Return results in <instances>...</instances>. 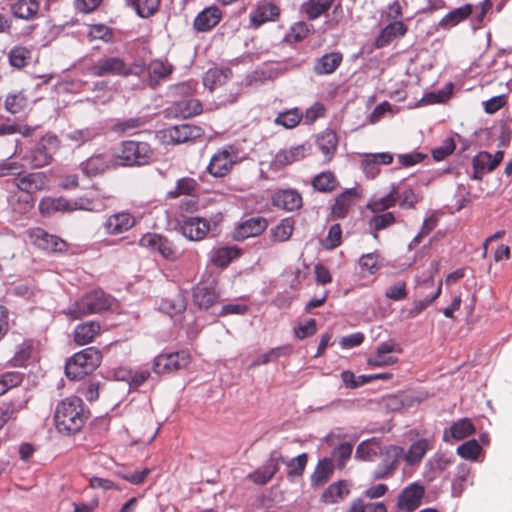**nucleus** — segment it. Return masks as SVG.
Masks as SVG:
<instances>
[{"label":"nucleus","mask_w":512,"mask_h":512,"mask_svg":"<svg viewBox=\"0 0 512 512\" xmlns=\"http://www.w3.org/2000/svg\"><path fill=\"white\" fill-rule=\"evenodd\" d=\"M311 152V144L306 142L290 148L279 150L271 162V168L274 170L283 169L294 162L307 157Z\"/></svg>","instance_id":"f8f14e48"},{"label":"nucleus","mask_w":512,"mask_h":512,"mask_svg":"<svg viewBox=\"0 0 512 512\" xmlns=\"http://www.w3.org/2000/svg\"><path fill=\"white\" fill-rule=\"evenodd\" d=\"M70 199L65 197H45L39 203V210L43 215H51L56 212L71 213Z\"/></svg>","instance_id":"ea45409f"},{"label":"nucleus","mask_w":512,"mask_h":512,"mask_svg":"<svg viewBox=\"0 0 512 512\" xmlns=\"http://www.w3.org/2000/svg\"><path fill=\"white\" fill-rule=\"evenodd\" d=\"M33 352L32 340H24L16 348L14 356L9 360V364L13 367H24L30 359Z\"/></svg>","instance_id":"5fc2aeb1"},{"label":"nucleus","mask_w":512,"mask_h":512,"mask_svg":"<svg viewBox=\"0 0 512 512\" xmlns=\"http://www.w3.org/2000/svg\"><path fill=\"white\" fill-rule=\"evenodd\" d=\"M192 298L200 309H208L215 303L217 294L213 287L200 283L193 289Z\"/></svg>","instance_id":"a19ab883"},{"label":"nucleus","mask_w":512,"mask_h":512,"mask_svg":"<svg viewBox=\"0 0 512 512\" xmlns=\"http://www.w3.org/2000/svg\"><path fill=\"white\" fill-rule=\"evenodd\" d=\"M381 255L378 252L363 254L359 258V267L361 272H368L374 275L381 267Z\"/></svg>","instance_id":"052dcab7"},{"label":"nucleus","mask_w":512,"mask_h":512,"mask_svg":"<svg viewBox=\"0 0 512 512\" xmlns=\"http://www.w3.org/2000/svg\"><path fill=\"white\" fill-rule=\"evenodd\" d=\"M160 309L166 314L173 316L180 314L186 309L185 297L180 290L162 299Z\"/></svg>","instance_id":"37998d69"},{"label":"nucleus","mask_w":512,"mask_h":512,"mask_svg":"<svg viewBox=\"0 0 512 512\" xmlns=\"http://www.w3.org/2000/svg\"><path fill=\"white\" fill-rule=\"evenodd\" d=\"M429 448V441L427 439H419L409 447L405 454H403L404 460L408 465L419 464Z\"/></svg>","instance_id":"de8ad7c7"},{"label":"nucleus","mask_w":512,"mask_h":512,"mask_svg":"<svg viewBox=\"0 0 512 512\" xmlns=\"http://www.w3.org/2000/svg\"><path fill=\"white\" fill-rule=\"evenodd\" d=\"M400 195V185L393 184L390 192L379 198H372L367 203V209L373 213L386 212L388 209L394 207Z\"/></svg>","instance_id":"2f4dec72"},{"label":"nucleus","mask_w":512,"mask_h":512,"mask_svg":"<svg viewBox=\"0 0 512 512\" xmlns=\"http://www.w3.org/2000/svg\"><path fill=\"white\" fill-rule=\"evenodd\" d=\"M382 454V443L373 437L362 441L356 448L355 458L362 461H373Z\"/></svg>","instance_id":"f704fd0d"},{"label":"nucleus","mask_w":512,"mask_h":512,"mask_svg":"<svg viewBox=\"0 0 512 512\" xmlns=\"http://www.w3.org/2000/svg\"><path fill=\"white\" fill-rule=\"evenodd\" d=\"M312 28L313 26L305 21L296 22L291 26L287 39L292 42H300L310 34Z\"/></svg>","instance_id":"774afa93"},{"label":"nucleus","mask_w":512,"mask_h":512,"mask_svg":"<svg viewBox=\"0 0 512 512\" xmlns=\"http://www.w3.org/2000/svg\"><path fill=\"white\" fill-rule=\"evenodd\" d=\"M168 113L174 117L179 118H190L197 116L202 113V103L198 99L185 98L176 102H173L168 107Z\"/></svg>","instance_id":"393cba45"},{"label":"nucleus","mask_w":512,"mask_h":512,"mask_svg":"<svg viewBox=\"0 0 512 512\" xmlns=\"http://www.w3.org/2000/svg\"><path fill=\"white\" fill-rule=\"evenodd\" d=\"M335 0H306L300 6V12L308 20H316L331 9Z\"/></svg>","instance_id":"473e14b6"},{"label":"nucleus","mask_w":512,"mask_h":512,"mask_svg":"<svg viewBox=\"0 0 512 512\" xmlns=\"http://www.w3.org/2000/svg\"><path fill=\"white\" fill-rule=\"evenodd\" d=\"M368 221L370 232L375 240L379 238V231L391 227L396 223L395 215L392 212L374 213Z\"/></svg>","instance_id":"c03bdc74"},{"label":"nucleus","mask_w":512,"mask_h":512,"mask_svg":"<svg viewBox=\"0 0 512 512\" xmlns=\"http://www.w3.org/2000/svg\"><path fill=\"white\" fill-rule=\"evenodd\" d=\"M139 245L157 251L167 261L175 262L181 256L180 250L172 241L157 233L144 234L139 240Z\"/></svg>","instance_id":"423d86ee"},{"label":"nucleus","mask_w":512,"mask_h":512,"mask_svg":"<svg viewBox=\"0 0 512 512\" xmlns=\"http://www.w3.org/2000/svg\"><path fill=\"white\" fill-rule=\"evenodd\" d=\"M199 187V183L194 178L182 177L177 180L175 187L167 192V198L176 199L182 195L195 198Z\"/></svg>","instance_id":"4c0bfd02"},{"label":"nucleus","mask_w":512,"mask_h":512,"mask_svg":"<svg viewBox=\"0 0 512 512\" xmlns=\"http://www.w3.org/2000/svg\"><path fill=\"white\" fill-rule=\"evenodd\" d=\"M281 455L272 452L265 464L247 475V479L256 485L264 486L272 480L279 470Z\"/></svg>","instance_id":"f3484780"},{"label":"nucleus","mask_w":512,"mask_h":512,"mask_svg":"<svg viewBox=\"0 0 512 512\" xmlns=\"http://www.w3.org/2000/svg\"><path fill=\"white\" fill-rule=\"evenodd\" d=\"M141 18L153 16L159 9L161 0H125Z\"/></svg>","instance_id":"864d4df0"},{"label":"nucleus","mask_w":512,"mask_h":512,"mask_svg":"<svg viewBox=\"0 0 512 512\" xmlns=\"http://www.w3.org/2000/svg\"><path fill=\"white\" fill-rule=\"evenodd\" d=\"M222 17L223 13L218 6H208L196 15L193 27L197 32H208L219 24Z\"/></svg>","instance_id":"4be33fe9"},{"label":"nucleus","mask_w":512,"mask_h":512,"mask_svg":"<svg viewBox=\"0 0 512 512\" xmlns=\"http://www.w3.org/2000/svg\"><path fill=\"white\" fill-rule=\"evenodd\" d=\"M408 31V26L402 21H392L383 27L375 40L377 49L388 46L396 37H403Z\"/></svg>","instance_id":"a878e982"},{"label":"nucleus","mask_w":512,"mask_h":512,"mask_svg":"<svg viewBox=\"0 0 512 512\" xmlns=\"http://www.w3.org/2000/svg\"><path fill=\"white\" fill-rule=\"evenodd\" d=\"M161 139L165 144L178 145L194 141L203 136L204 130L196 125H175L160 131Z\"/></svg>","instance_id":"1a4fd4ad"},{"label":"nucleus","mask_w":512,"mask_h":512,"mask_svg":"<svg viewBox=\"0 0 512 512\" xmlns=\"http://www.w3.org/2000/svg\"><path fill=\"white\" fill-rule=\"evenodd\" d=\"M8 56L10 64L15 68L21 69L27 66L31 58V52L24 46H15L10 50Z\"/></svg>","instance_id":"680f3d73"},{"label":"nucleus","mask_w":512,"mask_h":512,"mask_svg":"<svg viewBox=\"0 0 512 512\" xmlns=\"http://www.w3.org/2000/svg\"><path fill=\"white\" fill-rule=\"evenodd\" d=\"M87 70L94 77H127L126 61L119 56H102Z\"/></svg>","instance_id":"6e6552de"},{"label":"nucleus","mask_w":512,"mask_h":512,"mask_svg":"<svg viewBox=\"0 0 512 512\" xmlns=\"http://www.w3.org/2000/svg\"><path fill=\"white\" fill-rule=\"evenodd\" d=\"M15 17L21 19H31L36 16L39 10L37 0H16L11 6Z\"/></svg>","instance_id":"09e8293b"},{"label":"nucleus","mask_w":512,"mask_h":512,"mask_svg":"<svg viewBox=\"0 0 512 512\" xmlns=\"http://www.w3.org/2000/svg\"><path fill=\"white\" fill-rule=\"evenodd\" d=\"M404 449L397 445H390L385 449V459L375 469V479H385L392 475L397 467L398 460L403 456Z\"/></svg>","instance_id":"aec40b11"},{"label":"nucleus","mask_w":512,"mask_h":512,"mask_svg":"<svg viewBox=\"0 0 512 512\" xmlns=\"http://www.w3.org/2000/svg\"><path fill=\"white\" fill-rule=\"evenodd\" d=\"M313 188L322 193H330L339 186V181L332 171H324L313 177Z\"/></svg>","instance_id":"a18cd8bd"},{"label":"nucleus","mask_w":512,"mask_h":512,"mask_svg":"<svg viewBox=\"0 0 512 512\" xmlns=\"http://www.w3.org/2000/svg\"><path fill=\"white\" fill-rule=\"evenodd\" d=\"M442 292V281L439 282L435 293L431 297L416 300L413 302V307L408 311L407 318L412 319L421 314L431 303H433Z\"/></svg>","instance_id":"0e129e2a"},{"label":"nucleus","mask_w":512,"mask_h":512,"mask_svg":"<svg viewBox=\"0 0 512 512\" xmlns=\"http://www.w3.org/2000/svg\"><path fill=\"white\" fill-rule=\"evenodd\" d=\"M293 231L294 222L286 218L270 230V237L273 242H285L290 239Z\"/></svg>","instance_id":"6e6d98bb"},{"label":"nucleus","mask_w":512,"mask_h":512,"mask_svg":"<svg viewBox=\"0 0 512 512\" xmlns=\"http://www.w3.org/2000/svg\"><path fill=\"white\" fill-rule=\"evenodd\" d=\"M100 329V324L96 321L80 323L73 332L74 342L79 346L89 344L100 333Z\"/></svg>","instance_id":"72a5a7b5"},{"label":"nucleus","mask_w":512,"mask_h":512,"mask_svg":"<svg viewBox=\"0 0 512 512\" xmlns=\"http://www.w3.org/2000/svg\"><path fill=\"white\" fill-rule=\"evenodd\" d=\"M48 178L43 172H33L26 174L17 179V187L19 190L27 194H34L46 188Z\"/></svg>","instance_id":"cd10ccee"},{"label":"nucleus","mask_w":512,"mask_h":512,"mask_svg":"<svg viewBox=\"0 0 512 512\" xmlns=\"http://www.w3.org/2000/svg\"><path fill=\"white\" fill-rule=\"evenodd\" d=\"M190 362L191 356L184 350L161 353L153 361V371L158 375H168L186 368Z\"/></svg>","instance_id":"39448f33"},{"label":"nucleus","mask_w":512,"mask_h":512,"mask_svg":"<svg viewBox=\"0 0 512 512\" xmlns=\"http://www.w3.org/2000/svg\"><path fill=\"white\" fill-rule=\"evenodd\" d=\"M350 493L346 480L331 483L321 494L320 500L324 504H336L343 501Z\"/></svg>","instance_id":"7c9ffc66"},{"label":"nucleus","mask_w":512,"mask_h":512,"mask_svg":"<svg viewBox=\"0 0 512 512\" xmlns=\"http://www.w3.org/2000/svg\"><path fill=\"white\" fill-rule=\"evenodd\" d=\"M23 381V374L18 371H9L0 374V396L12 388L19 386Z\"/></svg>","instance_id":"69168bd1"},{"label":"nucleus","mask_w":512,"mask_h":512,"mask_svg":"<svg viewBox=\"0 0 512 512\" xmlns=\"http://www.w3.org/2000/svg\"><path fill=\"white\" fill-rule=\"evenodd\" d=\"M475 432V426L469 418H461L450 426L449 429L444 430L443 440L449 442L453 440H462Z\"/></svg>","instance_id":"c85d7f7f"},{"label":"nucleus","mask_w":512,"mask_h":512,"mask_svg":"<svg viewBox=\"0 0 512 512\" xmlns=\"http://www.w3.org/2000/svg\"><path fill=\"white\" fill-rule=\"evenodd\" d=\"M343 61V55L340 52L326 53L317 59L314 65V72L317 75H328L335 72Z\"/></svg>","instance_id":"c9c22d12"},{"label":"nucleus","mask_w":512,"mask_h":512,"mask_svg":"<svg viewBox=\"0 0 512 512\" xmlns=\"http://www.w3.org/2000/svg\"><path fill=\"white\" fill-rule=\"evenodd\" d=\"M504 152L499 150L494 155L481 151L472 160L473 176L475 180H482L486 172H492L502 162Z\"/></svg>","instance_id":"4468645a"},{"label":"nucleus","mask_w":512,"mask_h":512,"mask_svg":"<svg viewBox=\"0 0 512 512\" xmlns=\"http://www.w3.org/2000/svg\"><path fill=\"white\" fill-rule=\"evenodd\" d=\"M362 197V190L359 187H352L339 194L331 206V216L335 219L345 218L352 207H354Z\"/></svg>","instance_id":"ddd939ff"},{"label":"nucleus","mask_w":512,"mask_h":512,"mask_svg":"<svg viewBox=\"0 0 512 512\" xmlns=\"http://www.w3.org/2000/svg\"><path fill=\"white\" fill-rule=\"evenodd\" d=\"M136 223L135 217L128 212H118L108 216L103 228L108 235H118L130 230Z\"/></svg>","instance_id":"412c9836"},{"label":"nucleus","mask_w":512,"mask_h":512,"mask_svg":"<svg viewBox=\"0 0 512 512\" xmlns=\"http://www.w3.org/2000/svg\"><path fill=\"white\" fill-rule=\"evenodd\" d=\"M271 203L274 207L285 211L293 212L302 207V196L294 189H280L271 196Z\"/></svg>","instance_id":"a211bd4d"},{"label":"nucleus","mask_w":512,"mask_h":512,"mask_svg":"<svg viewBox=\"0 0 512 512\" xmlns=\"http://www.w3.org/2000/svg\"><path fill=\"white\" fill-rule=\"evenodd\" d=\"M292 353V347L289 345L280 346L276 348H272L268 352L262 354L259 358H257L252 366H259L268 364L271 361H274L282 356H287Z\"/></svg>","instance_id":"e2e57ef3"},{"label":"nucleus","mask_w":512,"mask_h":512,"mask_svg":"<svg viewBox=\"0 0 512 512\" xmlns=\"http://www.w3.org/2000/svg\"><path fill=\"white\" fill-rule=\"evenodd\" d=\"M395 347L396 345L393 340L381 343L377 347L375 355L367 359L368 366L376 368L395 364L398 359L391 355L395 351Z\"/></svg>","instance_id":"bb28decb"},{"label":"nucleus","mask_w":512,"mask_h":512,"mask_svg":"<svg viewBox=\"0 0 512 512\" xmlns=\"http://www.w3.org/2000/svg\"><path fill=\"white\" fill-rule=\"evenodd\" d=\"M316 143L319 150L324 154L325 160L329 162L336 153L338 136L333 130L326 129L317 137Z\"/></svg>","instance_id":"79ce46f5"},{"label":"nucleus","mask_w":512,"mask_h":512,"mask_svg":"<svg viewBox=\"0 0 512 512\" xmlns=\"http://www.w3.org/2000/svg\"><path fill=\"white\" fill-rule=\"evenodd\" d=\"M281 462L288 468L287 478L290 481H293L295 478L303 476L308 462V455L306 453H302L287 461H284L281 457L280 463Z\"/></svg>","instance_id":"603ef678"},{"label":"nucleus","mask_w":512,"mask_h":512,"mask_svg":"<svg viewBox=\"0 0 512 512\" xmlns=\"http://www.w3.org/2000/svg\"><path fill=\"white\" fill-rule=\"evenodd\" d=\"M101 352L95 347L75 353L66 363L65 373L71 380H80L91 374L101 363Z\"/></svg>","instance_id":"20e7f679"},{"label":"nucleus","mask_w":512,"mask_h":512,"mask_svg":"<svg viewBox=\"0 0 512 512\" xmlns=\"http://www.w3.org/2000/svg\"><path fill=\"white\" fill-rule=\"evenodd\" d=\"M393 159L389 152L365 153L361 156L360 167L367 178L374 179L380 173V165H390Z\"/></svg>","instance_id":"dca6fc26"},{"label":"nucleus","mask_w":512,"mask_h":512,"mask_svg":"<svg viewBox=\"0 0 512 512\" xmlns=\"http://www.w3.org/2000/svg\"><path fill=\"white\" fill-rule=\"evenodd\" d=\"M147 71L150 85L155 86L159 81L165 80L171 75L173 66L168 61L155 59L148 64Z\"/></svg>","instance_id":"58836bf2"},{"label":"nucleus","mask_w":512,"mask_h":512,"mask_svg":"<svg viewBox=\"0 0 512 512\" xmlns=\"http://www.w3.org/2000/svg\"><path fill=\"white\" fill-rule=\"evenodd\" d=\"M268 227V221L261 216L251 217L235 229L234 237L236 240H245L250 237L261 235Z\"/></svg>","instance_id":"b1692460"},{"label":"nucleus","mask_w":512,"mask_h":512,"mask_svg":"<svg viewBox=\"0 0 512 512\" xmlns=\"http://www.w3.org/2000/svg\"><path fill=\"white\" fill-rule=\"evenodd\" d=\"M425 489L418 483H412L405 487L398 496L397 506L400 511L412 512L416 510L422 502Z\"/></svg>","instance_id":"2eb2a0df"},{"label":"nucleus","mask_w":512,"mask_h":512,"mask_svg":"<svg viewBox=\"0 0 512 512\" xmlns=\"http://www.w3.org/2000/svg\"><path fill=\"white\" fill-rule=\"evenodd\" d=\"M115 158L123 167H141L155 159V149L149 142L124 140L115 152Z\"/></svg>","instance_id":"f03ea898"},{"label":"nucleus","mask_w":512,"mask_h":512,"mask_svg":"<svg viewBox=\"0 0 512 512\" xmlns=\"http://www.w3.org/2000/svg\"><path fill=\"white\" fill-rule=\"evenodd\" d=\"M210 230V223L201 217H186L181 224L182 234L189 240H203Z\"/></svg>","instance_id":"5701e85b"},{"label":"nucleus","mask_w":512,"mask_h":512,"mask_svg":"<svg viewBox=\"0 0 512 512\" xmlns=\"http://www.w3.org/2000/svg\"><path fill=\"white\" fill-rule=\"evenodd\" d=\"M114 299L102 290H93L71 304L64 313L71 319H80L89 314L111 308Z\"/></svg>","instance_id":"7ed1b4c3"},{"label":"nucleus","mask_w":512,"mask_h":512,"mask_svg":"<svg viewBox=\"0 0 512 512\" xmlns=\"http://www.w3.org/2000/svg\"><path fill=\"white\" fill-rule=\"evenodd\" d=\"M303 113L298 109H290L277 115L275 123L287 129L295 128L302 120Z\"/></svg>","instance_id":"13d9d810"},{"label":"nucleus","mask_w":512,"mask_h":512,"mask_svg":"<svg viewBox=\"0 0 512 512\" xmlns=\"http://www.w3.org/2000/svg\"><path fill=\"white\" fill-rule=\"evenodd\" d=\"M57 139L53 136L42 138L37 145L24 157L31 168L44 167L52 161V148L56 146Z\"/></svg>","instance_id":"9d476101"},{"label":"nucleus","mask_w":512,"mask_h":512,"mask_svg":"<svg viewBox=\"0 0 512 512\" xmlns=\"http://www.w3.org/2000/svg\"><path fill=\"white\" fill-rule=\"evenodd\" d=\"M281 9L278 5L261 0L251 9L249 13L250 27L258 29L267 22H275L280 18Z\"/></svg>","instance_id":"9b49d317"},{"label":"nucleus","mask_w":512,"mask_h":512,"mask_svg":"<svg viewBox=\"0 0 512 512\" xmlns=\"http://www.w3.org/2000/svg\"><path fill=\"white\" fill-rule=\"evenodd\" d=\"M88 417L89 411L82 399L70 396L57 403L53 419L57 431L70 436L81 431Z\"/></svg>","instance_id":"f257e3e1"},{"label":"nucleus","mask_w":512,"mask_h":512,"mask_svg":"<svg viewBox=\"0 0 512 512\" xmlns=\"http://www.w3.org/2000/svg\"><path fill=\"white\" fill-rule=\"evenodd\" d=\"M334 467L332 461L328 458H324L320 460L313 474L311 475V485L312 486H321L326 483L331 476L333 475Z\"/></svg>","instance_id":"49530a36"},{"label":"nucleus","mask_w":512,"mask_h":512,"mask_svg":"<svg viewBox=\"0 0 512 512\" xmlns=\"http://www.w3.org/2000/svg\"><path fill=\"white\" fill-rule=\"evenodd\" d=\"M111 160L104 154L93 155L80 164L81 171L87 177L103 174L110 168Z\"/></svg>","instance_id":"c756f323"},{"label":"nucleus","mask_w":512,"mask_h":512,"mask_svg":"<svg viewBox=\"0 0 512 512\" xmlns=\"http://www.w3.org/2000/svg\"><path fill=\"white\" fill-rule=\"evenodd\" d=\"M29 236L36 246L46 251L63 252L67 248L65 241L39 227L30 230Z\"/></svg>","instance_id":"6ab92c4d"},{"label":"nucleus","mask_w":512,"mask_h":512,"mask_svg":"<svg viewBox=\"0 0 512 512\" xmlns=\"http://www.w3.org/2000/svg\"><path fill=\"white\" fill-rule=\"evenodd\" d=\"M237 157L238 152L231 145L219 149L210 159L207 166L208 173L216 178L227 176L236 164Z\"/></svg>","instance_id":"0eeeda50"},{"label":"nucleus","mask_w":512,"mask_h":512,"mask_svg":"<svg viewBox=\"0 0 512 512\" xmlns=\"http://www.w3.org/2000/svg\"><path fill=\"white\" fill-rule=\"evenodd\" d=\"M240 255L237 247H221L212 252L211 262L216 267H227L231 261Z\"/></svg>","instance_id":"3c124183"},{"label":"nucleus","mask_w":512,"mask_h":512,"mask_svg":"<svg viewBox=\"0 0 512 512\" xmlns=\"http://www.w3.org/2000/svg\"><path fill=\"white\" fill-rule=\"evenodd\" d=\"M24 409V404L13 401L3 402L0 405V429L9 421L15 420L18 413Z\"/></svg>","instance_id":"bf43d9fd"},{"label":"nucleus","mask_w":512,"mask_h":512,"mask_svg":"<svg viewBox=\"0 0 512 512\" xmlns=\"http://www.w3.org/2000/svg\"><path fill=\"white\" fill-rule=\"evenodd\" d=\"M472 12L473 6L471 4H465L461 7L455 8L439 21L438 27L443 30H449L469 18Z\"/></svg>","instance_id":"e433bc0d"},{"label":"nucleus","mask_w":512,"mask_h":512,"mask_svg":"<svg viewBox=\"0 0 512 512\" xmlns=\"http://www.w3.org/2000/svg\"><path fill=\"white\" fill-rule=\"evenodd\" d=\"M5 109L11 114H18L24 111L27 106V98L22 92L9 94L5 99Z\"/></svg>","instance_id":"338daca9"},{"label":"nucleus","mask_w":512,"mask_h":512,"mask_svg":"<svg viewBox=\"0 0 512 512\" xmlns=\"http://www.w3.org/2000/svg\"><path fill=\"white\" fill-rule=\"evenodd\" d=\"M117 375L118 378L127 381L130 387L137 388L149 378L150 371L148 369L120 370Z\"/></svg>","instance_id":"4d7b16f0"},{"label":"nucleus","mask_w":512,"mask_h":512,"mask_svg":"<svg viewBox=\"0 0 512 512\" xmlns=\"http://www.w3.org/2000/svg\"><path fill=\"white\" fill-rule=\"evenodd\" d=\"M148 122L146 117H131L119 120L113 124L111 130L119 135L134 134L138 129Z\"/></svg>","instance_id":"8fccbe9b"}]
</instances>
